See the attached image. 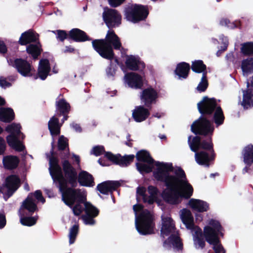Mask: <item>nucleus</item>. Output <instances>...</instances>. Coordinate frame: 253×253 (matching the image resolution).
I'll use <instances>...</instances> for the list:
<instances>
[{
    "mask_svg": "<svg viewBox=\"0 0 253 253\" xmlns=\"http://www.w3.org/2000/svg\"><path fill=\"white\" fill-rule=\"evenodd\" d=\"M156 169L153 176L158 181L164 183L166 188L164 189L161 196L167 203L176 205L179 197L189 199L193 193L192 186L188 182L184 170L180 167L174 171L172 163L155 162Z\"/></svg>",
    "mask_w": 253,
    "mask_h": 253,
    "instance_id": "obj_1",
    "label": "nucleus"
},
{
    "mask_svg": "<svg viewBox=\"0 0 253 253\" xmlns=\"http://www.w3.org/2000/svg\"><path fill=\"white\" fill-rule=\"evenodd\" d=\"M197 108L201 116L191 125V131L196 135H212L214 127L209 119L211 118L216 127L223 125L225 119L220 105L215 98L205 96L198 103Z\"/></svg>",
    "mask_w": 253,
    "mask_h": 253,
    "instance_id": "obj_2",
    "label": "nucleus"
},
{
    "mask_svg": "<svg viewBox=\"0 0 253 253\" xmlns=\"http://www.w3.org/2000/svg\"><path fill=\"white\" fill-rule=\"evenodd\" d=\"M54 142L51 143V149L49 157V171L53 181L58 186L70 185L77 186L78 172L77 169L67 159L61 161V166L59 160L56 156L57 153L54 151Z\"/></svg>",
    "mask_w": 253,
    "mask_h": 253,
    "instance_id": "obj_3",
    "label": "nucleus"
},
{
    "mask_svg": "<svg viewBox=\"0 0 253 253\" xmlns=\"http://www.w3.org/2000/svg\"><path fill=\"white\" fill-rule=\"evenodd\" d=\"M94 50L103 58L112 60L114 58L116 50L124 49L119 37L113 30H109L105 39H96L92 41Z\"/></svg>",
    "mask_w": 253,
    "mask_h": 253,
    "instance_id": "obj_4",
    "label": "nucleus"
},
{
    "mask_svg": "<svg viewBox=\"0 0 253 253\" xmlns=\"http://www.w3.org/2000/svg\"><path fill=\"white\" fill-rule=\"evenodd\" d=\"M133 210L135 212L142 211L135 220V226L138 233L143 235L154 233L155 224L150 211L147 209L143 210V206L141 204L134 205Z\"/></svg>",
    "mask_w": 253,
    "mask_h": 253,
    "instance_id": "obj_5",
    "label": "nucleus"
},
{
    "mask_svg": "<svg viewBox=\"0 0 253 253\" xmlns=\"http://www.w3.org/2000/svg\"><path fill=\"white\" fill-rule=\"evenodd\" d=\"M76 187L66 186H58L59 190L62 194V200L64 203L70 208L77 202L84 203L86 198L83 195L80 189H76Z\"/></svg>",
    "mask_w": 253,
    "mask_h": 253,
    "instance_id": "obj_6",
    "label": "nucleus"
},
{
    "mask_svg": "<svg viewBox=\"0 0 253 253\" xmlns=\"http://www.w3.org/2000/svg\"><path fill=\"white\" fill-rule=\"evenodd\" d=\"M124 12L125 18L133 23L145 20L149 14L147 5L136 3L126 8Z\"/></svg>",
    "mask_w": 253,
    "mask_h": 253,
    "instance_id": "obj_7",
    "label": "nucleus"
},
{
    "mask_svg": "<svg viewBox=\"0 0 253 253\" xmlns=\"http://www.w3.org/2000/svg\"><path fill=\"white\" fill-rule=\"evenodd\" d=\"M212 136H206L207 138L205 139H202L201 136L197 135L194 136L191 140L192 136L190 135L188 138V143L191 150L194 152H196L199 149L211 153L215 152L213 149Z\"/></svg>",
    "mask_w": 253,
    "mask_h": 253,
    "instance_id": "obj_8",
    "label": "nucleus"
},
{
    "mask_svg": "<svg viewBox=\"0 0 253 253\" xmlns=\"http://www.w3.org/2000/svg\"><path fill=\"white\" fill-rule=\"evenodd\" d=\"M8 65L16 69L17 72L23 77H31L34 68L27 60L19 58H9L7 59Z\"/></svg>",
    "mask_w": 253,
    "mask_h": 253,
    "instance_id": "obj_9",
    "label": "nucleus"
},
{
    "mask_svg": "<svg viewBox=\"0 0 253 253\" xmlns=\"http://www.w3.org/2000/svg\"><path fill=\"white\" fill-rule=\"evenodd\" d=\"M158 98V91L152 86L144 88L140 93V98L141 104L150 109L152 108L153 105L156 104Z\"/></svg>",
    "mask_w": 253,
    "mask_h": 253,
    "instance_id": "obj_10",
    "label": "nucleus"
},
{
    "mask_svg": "<svg viewBox=\"0 0 253 253\" xmlns=\"http://www.w3.org/2000/svg\"><path fill=\"white\" fill-rule=\"evenodd\" d=\"M102 17L104 23L109 29L119 27L121 24L122 16L115 9L105 8Z\"/></svg>",
    "mask_w": 253,
    "mask_h": 253,
    "instance_id": "obj_11",
    "label": "nucleus"
},
{
    "mask_svg": "<svg viewBox=\"0 0 253 253\" xmlns=\"http://www.w3.org/2000/svg\"><path fill=\"white\" fill-rule=\"evenodd\" d=\"M20 185V179L18 175L11 174L8 176L5 182L0 186V192L5 194L8 197L11 196Z\"/></svg>",
    "mask_w": 253,
    "mask_h": 253,
    "instance_id": "obj_12",
    "label": "nucleus"
},
{
    "mask_svg": "<svg viewBox=\"0 0 253 253\" xmlns=\"http://www.w3.org/2000/svg\"><path fill=\"white\" fill-rule=\"evenodd\" d=\"M105 157L114 164L121 167H127L132 163L134 159V155L122 156L120 154H114L111 152H106Z\"/></svg>",
    "mask_w": 253,
    "mask_h": 253,
    "instance_id": "obj_13",
    "label": "nucleus"
},
{
    "mask_svg": "<svg viewBox=\"0 0 253 253\" xmlns=\"http://www.w3.org/2000/svg\"><path fill=\"white\" fill-rule=\"evenodd\" d=\"M243 162L246 165L243 169V173H250L253 170V144H249L245 146L241 153Z\"/></svg>",
    "mask_w": 253,
    "mask_h": 253,
    "instance_id": "obj_14",
    "label": "nucleus"
},
{
    "mask_svg": "<svg viewBox=\"0 0 253 253\" xmlns=\"http://www.w3.org/2000/svg\"><path fill=\"white\" fill-rule=\"evenodd\" d=\"M84 203L85 214L82 215L81 218L85 224L93 225L95 222L94 218L98 216L99 211L90 202L85 200Z\"/></svg>",
    "mask_w": 253,
    "mask_h": 253,
    "instance_id": "obj_15",
    "label": "nucleus"
},
{
    "mask_svg": "<svg viewBox=\"0 0 253 253\" xmlns=\"http://www.w3.org/2000/svg\"><path fill=\"white\" fill-rule=\"evenodd\" d=\"M195 153V158L197 163L208 168L210 167V162L214 161L216 157L215 152L211 153L206 151H200Z\"/></svg>",
    "mask_w": 253,
    "mask_h": 253,
    "instance_id": "obj_16",
    "label": "nucleus"
},
{
    "mask_svg": "<svg viewBox=\"0 0 253 253\" xmlns=\"http://www.w3.org/2000/svg\"><path fill=\"white\" fill-rule=\"evenodd\" d=\"M120 186L121 184L118 181L107 180L98 184L96 189L103 195H113V192Z\"/></svg>",
    "mask_w": 253,
    "mask_h": 253,
    "instance_id": "obj_17",
    "label": "nucleus"
},
{
    "mask_svg": "<svg viewBox=\"0 0 253 253\" xmlns=\"http://www.w3.org/2000/svg\"><path fill=\"white\" fill-rule=\"evenodd\" d=\"M126 82L128 85L132 88L141 89L143 86L142 77L134 72L126 73L125 76Z\"/></svg>",
    "mask_w": 253,
    "mask_h": 253,
    "instance_id": "obj_18",
    "label": "nucleus"
},
{
    "mask_svg": "<svg viewBox=\"0 0 253 253\" xmlns=\"http://www.w3.org/2000/svg\"><path fill=\"white\" fill-rule=\"evenodd\" d=\"M125 63L126 67L131 71L142 72L145 68L143 61L132 55H127Z\"/></svg>",
    "mask_w": 253,
    "mask_h": 253,
    "instance_id": "obj_19",
    "label": "nucleus"
},
{
    "mask_svg": "<svg viewBox=\"0 0 253 253\" xmlns=\"http://www.w3.org/2000/svg\"><path fill=\"white\" fill-rule=\"evenodd\" d=\"M162 227L161 229V236L165 238L170 234L174 232L175 226L173 220L169 217H163L162 219Z\"/></svg>",
    "mask_w": 253,
    "mask_h": 253,
    "instance_id": "obj_20",
    "label": "nucleus"
},
{
    "mask_svg": "<svg viewBox=\"0 0 253 253\" xmlns=\"http://www.w3.org/2000/svg\"><path fill=\"white\" fill-rule=\"evenodd\" d=\"M150 110L144 105L136 106L132 112V118L136 122H142L150 116Z\"/></svg>",
    "mask_w": 253,
    "mask_h": 253,
    "instance_id": "obj_21",
    "label": "nucleus"
},
{
    "mask_svg": "<svg viewBox=\"0 0 253 253\" xmlns=\"http://www.w3.org/2000/svg\"><path fill=\"white\" fill-rule=\"evenodd\" d=\"M49 61L47 59H42L40 61L38 69V74L34 76V79L40 78L42 80H45L50 71Z\"/></svg>",
    "mask_w": 253,
    "mask_h": 253,
    "instance_id": "obj_22",
    "label": "nucleus"
},
{
    "mask_svg": "<svg viewBox=\"0 0 253 253\" xmlns=\"http://www.w3.org/2000/svg\"><path fill=\"white\" fill-rule=\"evenodd\" d=\"M70 40L77 42H82L90 41L91 39L84 31L78 28H73L69 31Z\"/></svg>",
    "mask_w": 253,
    "mask_h": 253,
    "instance_id": "obj_23",
    "label": "nucleus"
},
{
    "mask_svg": "<svg viewBox=\"0 0 253 253\" xmlns=\"http://www.w3.org/2000/svg\"><path fill=\"white\" fill-rule=\"evenodd\" d=\"M81 186L91 187L95 185L92 174L85 170H81L78 174L77 183Z\"/></svg>",
    "mask_w": 253,
    "mask_h": 253,
    "instance_id": "obj_24",
    "label": "nucleus"
},
{
    "mask_svg": "<svg viewBox=\"0 0 253 253\" xmlns=\"http://www.w3.org/2000/svg\"><path fill=\"white\" fill-rule=\"evenodd\" d=\"M39 35L34 32L32 30H29L23 33L18 41L21 45H26L31 44L32 42H37L39 41Z\"/></svg>",
    "mask_w": 253,
    "mask_h": 253,
    "instance_id": "obj_25",
    "label": "nucleus"
},
{
    "mask_svg": "<svg viewBox=\"0 0 253 253\" xmlns=\"http://www.w3.org/2000/svg\"><path fill=\"white\" fill-rule=\"evenodd\" d=\"M164 246H168L173 248L178 251L183 250V243L180 237L176 234H171L169 237L164 241Z\"/></svg>",
    "mask_w": 253,
    "mask_h": 253,
    "instance_id": "obj_26",
    "label": "nucleus"
},
{
    "mask_svg": "<svg viewBox=\"0 0 253 253\" xmlns=\"http://www.w3.org/2000/svg\"><path fill=\"white\" fill-rule=\"evenodd\" d=\"M204 235L206 241L210 245L219 242V233L210 226H206L204 228Z\"/></svg>",
    "mask_w": 253,
    "mask_h": 253,
    "instance_id": "obj_27",
    "label": "nucleus"
},
{
    "mask_svg": "<svg viewBox=\"0 0 253 253\" xmlns=\"http://www.w3.org/2000/svg\"><path fill=\"white\" fill-rule=\"evenodd\" d=\"M188 205L193 211L199 212H203L209 210V204L199 199H191Z\"/></svg>",
    "mask_w": 253,
    "mask_h": 253,
    "instance_id": "obj_28",
    "label": "nucleus"
},
{
    "mask_svg": "<svg viewBox=\"0 0 253 253\" xmlns=\"http://www.w3.org/2000/svg\"><path fill=\"white\" fill-rule=\"evenodd\" d=\"M38 210L37 204L35 203L32 197L28 196L26 199L23 202L20 207V213L23 215L25 214V210H27L32 215L33 213Z\"/></svg>",
    "mask_w": 253,
    "mask_h": 253,
    "instance_id": "obj_29",
    "label": "nucleus"
},
{
    "mask_svg": "<svg viewBox=\"0 0 253 253\" xmlns=\"http://www.w3.org/2000/svg\"><path fill=\"white\" fill-rule=\"evenodd\" d=\"M61 95L60 94L55 101L56 111L57 114L69 113L71 111V105L64 98H59Z\"/></svg>",
    "mask_w": 253,
    "mask_h": 253,
    "instance_id": "obj_30",
    "label": "nucleus"
},
{
    "mask_svg": "<svg viewBox=\"0 0 253 253\" xmlns=\"http://www.w3.org/2000/svg\"><path fill=\"white\" fill-rule=\"evenodd\" d=\"M57 148L58 150L59 151H65L66 148H67V151L65 152H64L61 156L62 160L67 159L69 157V140L64 135H60L59 137L57 143Z\"/></svg>",
    "mask_w": 253,
    "mask_h": 253,
    "instance_id": "obj_31",
    "label": "nucleus"
},
{
    "mask_svg": "<svg viewBox=\"0 0 253 253\" xmlns=\"http://www.w3.org/2000/svg\"><path fill=\"white\" fill-rule=\"evenodd\" d=\"M190 70V64L185 62H182L177 64L174 73L178 76L179 79H186L189 76Z\"/></svg>",
    "mask_w": 253,
    "mask_h": 253,
    "instance_id": "obj_32",
    "label": "nucleus"
},
{
    "mask_svg": "<svg viewBox=\"0 0 253 253\" xmlns=\"http://www.w3.org/2000/svg\"><path fill=\"white\" fill-rule=\"evenodd\" d=\"M6 141L8 145L18 152H22L25 149V146L19 140L18 137L14 134L7 136Z\"/></svg>",
    "mask_w": 253,
    "mask_h": 253,
    "instance_id": "obj_33",
    "label": "nucleus"
},
{
    "mask_svg": "<svg viewBox=\"0 0 253 253\" xmlns=\"http://www.w3.org/2000/svg\"><path fill=\"white\" fill-rule=\"evenodd\" d=\"M20 160L17 156L9 155L4 156L2 160L4 167L9 170L16 169L19 164Z\"/></svg>",
    "mask_w": 253,
    "mask_h": 253,
    "instance_id": "obj_34",
    "label": "nucleus"
},
{
    "mask_svg": "<svg viewBox=\"0 0 253 253\" xmlns=\"http://www.w3.org/2000/svg\"><path fill=\"white\" fill-rule=\"evenodd\" d=\"M15 119V114L11 108H0V121L10 123Z\"/></svg>",
    "mask_w": 253,
    "mask_h": 253,
    "instance_id": "obj_35",
    "label": "nucleus"
},
{
    "mask_svg": "<svg viewBox=\"0 0 253 253\" xmlns=\"http://www.w3.org/2000/svg\"><path fill=\"white\" fill-rule=\"evenodd\" d=\"M183 223L187 229H194L195 228L194 218L190 210L183 209L181 215Z\"/></svg>",
    "mask_w": 253,
    "mask_h": 253,
    "instance_id": "obj_36",
    "label": "nucleus"
},
{
    "mask_svg": "<svg viewBox=\"0 0 253 253\" xmlns=\"http://www.w3.org/2000/svg\"><path fill=\"white\" fill-rule=\"evenodd\" d=\"M26 51L33 59H37L42 51V44L39 41L36 44H30L26 47Z\"/></svg>",
    "mask_w": 253,
    "mask_h": 253,
    "instance_id": "obj_37",
    "label": "nucleus"
},
{
    "mask_svg": "<svg viewBox=\"0 0 253 253\" xmlns=\"http://www.w3.org/2000/svg\"><path fill=\"white\" fill-rule=\"evenodd\" d=\"M48 127L52 136H57L60 134L61 125L59 119L55 116L50 118L48 123Z\"/></svg>",
    "mask_w": 253,
    "mask_h": 253,
    "instance_id": "obj_38",
    "label": "nucleus"
},
{
    "mask_svg": "<svg viewBox=\"0 0 253 253\" xmlns=\"http://www.w3.org/2000/svg\"><path fill=\"white\" fill-rule=\"evenodd\" d=\"M253 93L250 89L243 91V98L242 105L244 109H247L253 106Z\"/></svg>",
    "mask_w": 253,
    "mask_h": 253,
    "instance_id": "obj_39",
    "label": "nucleus"
},
{
    "mask_svg": "<svg viewBox=\"0 0 253 253\" xmlns=\"http://www.w3.org/2000/svg\"><path fill=\"white\" fill-rule=\"evenodd\" d=\"M192 70L196 73H202L204 75H207V66L202 60H196L192 62Z\"/></svg>",
    "mask_w": 253,
    "mask_h": 253,
    "instance_id": "obj_40",
    "label": "nucleus"
},
{
    "mask_svg": "<svg viewBox=\"0 0 253 253\" xmlns=\"http://www.w3.org/2000/svg\"><path fill=\"white\" fill-rule=\"evenodd\" d=\"M136 158L138 161L145 162L149 165H153L155 162L149 152L145 150H141L137 152Z\"/></svg>",
    "mask_w": 253,
    "mask_h": 253,
    "instance_id": "obj_41",
    "label": "nucleus"
},
{
    "mask_svg": "<svg viewBox=\"0 0 253 253\" xmlns=\"http://www.w3.org/2000/svg\"><path fill=\"white\" fill-rule=\"evenodd\" d=\"M241 69L244 74H250L253 73V57H248L242 61Z\"/></svg>",
    "mask_w": 253,
    "mask_h": 253,
    "instance_id": "obj_42",
    "label": "nucleus"
},
{
    "mask_svg": "<svg viewBox=\"0 0 253 253\" xmlns=\"http://www.w3.org/2000/svg\"><path fill=\"white\" fill-rule=\"evenodd\" d=\"M21 126L19 124L12 123L5 127V131L11 134H14L18 137L22 133L21 131Z\"/></svg>",
    "mask_w": 253,
    "mask_h": 253,
    "instance_id": "obj_43",
    "label": "nucleus"
},
{
    "mask_svg": "<svg viewBox=\"0 0 253 253\" xmlns=\"http://www.w3.org/2000/svg\"><path fill=\"white\" fill-rule=\"evenodd\" d=\"M241 52L244 56H253V42H247L242 44Z\"/></svg>",
    "mask_w": 253,
    "mask_h": 253,
    "instance_id": "obj_44",
    "label": "nucleus"
},
{
    "mask_svg": "<svg viewBox=\"0 0 253 253\" xmlns=\"http://www.w3.org/2000/svg\"><path fill=\"white\" fill-rule=\"evenodd\" d=\"M24 215L25 214L23 215L22 213H20V222L22 225L31 226L36 223L37 219L35 217H26Z\"/></svg>",
    "mask_w": 253,
    "mask_h": 253,
    "instance_id": "obj_45",
    "label": "nucleus"
},
{
    "mask_svg": "<svg viewBox=\"0 0 253 253\" xmlns=\"http://www.w3.org/2000/svg\"><path fill=\"white\" fill-rule=\"evenodd\" d=\"M79 226L78 224H74L70 229L69 231V244L70 245L75 243L79 232Z\"/></svg>",
    "mask_w": 253,
    "mask_h": 253,
    "instance_id": "obj_46",
    "label": "nucleus"
},
{
    "mask_svg": "<svg viewBox=\"0 0 253 253\" xmlns=\"http://www.w3.org/2000/svg\"><path fill=\"white\" fill-rule=\"evenodd\" d=\"M209 85L207 79V75H202L201 82L197 87V89L200 92H204L206 90Z\"/></svg>",
    "mask_w": 253,
    "mask_h": 253,
    "instance_id": "obj_47",
    "label": "nucleus"
},
{
    "mask_svg": "<svg viewBox=\"0 0 253 253\" xmlns=\"http://www.w3.org/2000/svg\"><path fill=\"white\" fill-rule=\"evenodd\" d=\"M53 32L56 35V39L58 41L61 42H63L66 39L69 41V32L67 33L65 30H57Z\"/></svg>",
    "mask_w": 253,
    "mask_h": 253,
    "instance_id": "obj_48",
    "label": "nucleus"
},
{
    "mask_svg": "<svg viewBox=\"0 0 253 253\" xmlns=\"http://www.w3.org/2000/svg\"><path fill=\"white\" fill-rule=\"evenodd\" d=\"M137 170L141 173H148L152 171L153 167L150 165L141 163H137L136 164Z\"/></svg>",
    "mask_w": 253,
    "mask_h": 253,
    "instance_id": "obj_49",
    "label": "nucleus"
},
{
    "mask_svg": "<svg viewBox=\"0 0 253 253\" xmlns=\"http://www.w3.org/2000/svg\"><path fill=\"white\" fill-rule=\"evenodd\" d=\"M82 204L84 205V203H80L77 202L75 205H73L71 208L75 215L79 216L84 211V207H83L82 205Z\"/></svg>",
    "mask_w": 253,
    "mask_h": 253,
    "instance_id": "obj_50",
    "label": "nucleus"
},
{
    "mask_svg": "<svg viewBox=\"0 0 253 253\" xmlns=\"http://www.w3.org/2000/svg\"><path fill=\"white\" fill-rule=\"evenodd\" d=\"M110 61V64L106 69V73L109 77H114L116 74V72L118 68L117 65H114L112 60Z\"/></svg>",
    "mask_w": 253,
    "mask_h": 253,
    "instance_id": "obj_51",
    "label": "nucleus"
},
{
    "mask_svg": "<svg viewBox=\"0 0 253 253\" xmlns=\"http://www.w3.org/2000/svg\"><path fill=\"white\" fill-rule=\"evenodd\" d=\"M209 224L211 226H212V228L214 230H215V231H217L218 233L221 231L222 229V227L220 223L218 220L211 219L209 221Z\"/></svg>",
    "mask_w": 253,
    "mask_h": 253,
    "instance_id": "obj_52",
    "label": "nucleus"
},
{
    "mask_svg": "<svg viewBox=\"0 0 253 253\" xmlns=\"http://www.w3.org/2000/svg\"><path fill=\"white\" fill-rule=\"evenodd\" d=\"M93 154L96 156H99L105 153V154L107 152H105L104 147L101 145H98L94 146L93 149Z\"/></svg>",
    "mask_w": 253,
    "mask_h": 253,
    "instance_id": "obj_53",
    "label": "nucleus"
},
{
    "mask_svg": "<svg viewBox=\"0 0 253 253\" xmlns=\"http://www.w3.org/2000/svg\"><path fill=\"white\" fill-rule=\"evenodd\" d=\"M211 245H213V249L215 253H225V251L221 245L220 240L218 243Z\"/></svg>",
    "mask_w": 253,
    "mask_h": 253,
    "instance_id": "obj_54",
    "label": "nucleus"
},
{
    "mask_svg": "<svg viewBox=\"0 0 253 253\" xmlns=\"http://www.w3.org/2000/svg\"><path fill=\"white\" fill-rule=\"evenodd\" d=\"M148 192L150 196L157 197V195L159 193V190L156 187L150 185L148 187Z\"/></svg>",
    "mask_w": 253,
    "mask_h": 253,
    "instance_id": "obj_55",
    "label": "nucleus"
},
{
    "mask_svg": "<svg viewBox=\"0 0 253 253\" xmlns=\"http://www.w3.org/2000/svg\"><path fill=\"white\" fill-rule=\"evenodd\" d=\"M34 196L35 198L39 201L42 202V204L45 202V200L42 196V192L41 190H38L34 192Z\"/></svg>",
    "mask_w": 253,
    "mask_h": 253,
    "instance_id": "obj_56",
    "label": "nucleus"
},
{
    "mask_svg": "<svg viewBox=\"0 0 253 253\" xmlns=\"http://www.w3.org/2000/svg\"><path fill=\"white\" fill-rule=\"evenodd\" d=\"M125 0H108V2L111 7H117L123 3Z\"/></svg>",
    "mask_w": 253,
    "mask_h": 253,
    "instance_id": "obj_57",
    "label": "nucleus"
},
{
    "mask_svg": "<svg viewBox=\"0 0 253 253\" xmlns=\"http://www.w3.org/2000/svg\"><path fill=\"white\" fill-rule=\"evenodd\" d=\"M203 238H205L204 232H202V229L199 227L196 226L194 234V239Z\"/></svg>",
    "mask_w": 253,
    "mask_h": 253,
    "instance_id": "obj_58",
    "label": "nucleus"
},
{
    "mask_svg": "<svg viewBox=\"0 0 253 253\" xmlns=\"http://www.w3.org/2000/svg\"><path fill=\"white\" fill-rule=\"evenodd\" d=\"M6 150V144L3 138L0 137V155H3Z\"/></svg>",
    "mask_w": 253,
    "mask_h": 253,
    "instance_id": "obj_59",
    "label": "nucleus"
},
{
    "mask_svg": "<svg viewBox=\"0 0 253 253\" xmlns=\"http://www.w3.org/2000/svg\"><path fill=\"white\" fill-rule=\"evenodd\" d=\"M136 193L138 195L142 197L143 199L144 197H147V195L146 194V188L143 186H138L136 189Z\"/></svg>",
    "mask_w": 253,
    "mask_h": 253,
    "instance_id": "obj_60",
    "label": "nucleus"
},
{
    "mask_svg": "<svg viewBox=\"0 0 253 253\" xmlns=\"http://www.w3.org/2000/svg\"><path fill=\"white\" fill-rule=\"evenodd\" d=\"M157 199V197L150 195L148 196L147 195V197H144L143 200L144 203H148L149 204L151 205L153 204L155 201H156Z\"/></svg>",
    "mask_w": 253,
    "mask_h": 253,
    "instance_id": "obj_61",
    "label": "nucleus"
},
{
    "mask_svg": "<svg viewBox=\"0 0 253 253\" xmlns=\"http://www.w3.org/2000/svg\"><path fill=\"white\" fill-rule=\"evenodd\" d=\"M11 84L8 82L6 79L3 77L0 78V86L2 87L5 88L6 87H10L11 86Z\"/></svg>",
    "mask_w": 253,
    "mask_h": 253,
    "instance_id": "obj_62",
    "label": "nucleus"
},
{
    "mask_svg": "<svg viewBox=\"0 0 253 253\" xmlns=\"http://www.w3.org/2000/svg\"><path fill=\"white\" fill-rule=\"evenodd\" d=\"M76 52H78V50L76 49L72 45L66 46L65 49L63 50V52L65 53H75Z\"/></svg>",
    "mask_w": 253,
    "mask_h": 253,
    "instance_id": "obj_63",
    "label": "nucleus"
},
{
    "mask_svg": "<svg viewBox=\"0 0 253 253\" xmlns=\"http://www.w3.org/2000/svg\"><path fill=\"white\" fill-rule=\"evenodd\" d=\"M7 52V46L3 41L0 40V53L4 54Z\"/></svg>",
    "mask_w": 253,
    "mask_h": 253,
    "instance_id": "obj_64",
    "label": "nucleus"
}]
</instances>
